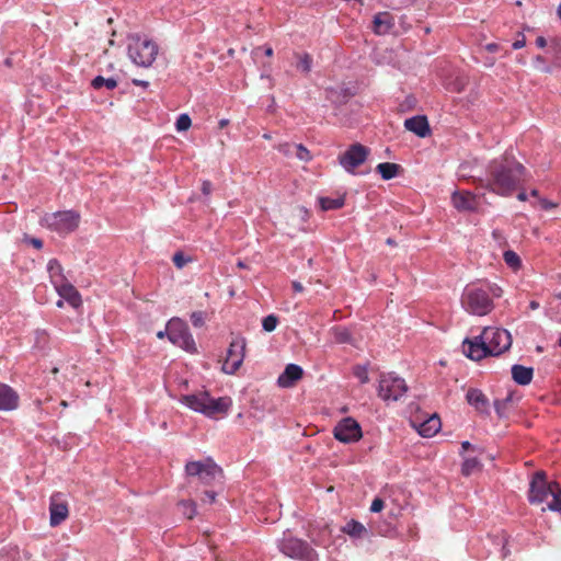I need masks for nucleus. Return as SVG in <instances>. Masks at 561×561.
<instances>
[{
	"label": "nucleus",
	"instance_id": "obj_10",
	"mask_svg": "<svg viewBox=\"0 0 561 561\" xmlns=\"http://www.w3.org/2000/svg\"><path fill=\"white\" fill-rule=\"evenodd\" d=\"M554 485H559L556 481H548L545 471H536L529 483L528 501L531 504H540L545 502L554 492Z\"/></svg>",
	"mask_w": 561,
	"mask_h": 561
},
{
	"label": "nucleus",
	"instance_id": "obj_63",
	"mask_svg": "<svg viewBox=\"0 0 561 561\" xmlns=\"http://www.w3.org/2000/svg\"><path fill=\"white\" fill-rule=\"evenodd\" d=\"M265 55H266V56H272V55H273V49H272L271 47H267V48L265 49Z\"/></svg>",
	"mask_w": 561,
	"mask_h": 561
},
{
	"label": "nucleus",
	"instance_id": "obj_18",
	"mask_svg": "<svg viewBox=\"0 0 561 561\" xmlns=\"http://www.w3.org/2000/svg\"><path fill=\"white\" fill-rule=\"evenodd\" d=\"M451 203L459 211H476L478 208L477 197L470 192H454Z\"/></svg>",
	"mask_w": 561,
	"mask_h": 561
},
{
	"label": "nucleus",
	"instance_id": "obj_17",
	"mask_svg": "<svg viewBox=\"0 0 561 561\" xmlns=\"http://www.w3.org/2000/svg\"><path fill=\"white\" fill-rule=\"evenodd\" d=\"M60 298L65 299L71 307L78 308L82 305L80 293L67 280L59 282L54 286Z\"/></svg>",
	"mask_w": 561,
	"mask_h": 561
},
{
	"label": "nucleus",
	"instance_id": "obj_60",
	"mask_svg": "<svg viewBox=\"0 0 561 561\" xmlns=\"http://www.w3.org/2000/svg\"><path fill=\"white\" fill-rule=\"evenodd\" d=\"M165 335L168 336V329L165 331H159L157 333L158 339H163Z\"/></svg>",
	"mask_w": 561,
	"mask_h": 561
},
{
	"label": "nucleus",
	"instance_id": "obj_55",
	"mask_svg": "<svg viewBox=\"0 0 561 561\" xmlns=\"http://www.w3.org/2000/svg\"><path fill=\"white\" fill-rule=\"evenodd\" d=\"M133 83L135 85H138V87H142V88H147L149 85V82L148 81H145V80H138V79H134L133 80Z\"/></svg>",
	"mask_w": 561,
	"mask_h": 561
},
{
	"label": "nucleus",
	"instance_id": "obj_5",
	"mask_svg": "<svg viewBox=\"0 0 561 561\" xmlns=\"http://www.w3.org/2000/svg\"><path fill=\"white\" fill-rule=\"evenodd\" d=\"M158 45L150 37H133L128 45L130 60L140 67H150L158 55Z\"/></svg>",
	"mask_w": 561,
	"mask_h": 561
},
{
	"label": "nucleus",
	"instance_id": "obj_4",
	"mask_svg": "<svg viewBox=\"0 0 561 561\" xmlns=\"http://www.w3.org/2000/svg\"><path fill=\"white\" fill-rule=\"evenodd\" d=\"M80 222V214L76 210H62L45 214L41 218V226L58 233L66 236L73 232Z\"/></svg>",
	"mask_w": 561,
	"mask_h": 561
},
{
	"label": "nucleus",
	"instance_id": "obj_49",
	"mask_svg": "<svg viewBox=\"0 0 561 561\" xmlns=\"http://www.w3.org/2000/svg\"><path fill=\"white\" fill-rule=\"evenodd\" d=\"M213 191V184L210 181H203L202 183V192L204 195L208 196Z\"/></svg>",
	"mask_w": 561,
	"mask_h": 561
},
{
	"label": "nucleus",
	"instance_id": "obj_45",
	"mask_svg": "<svg viewBox=\"0 0 561 561\" xmlns=\"http://www.w3.org/2000/svg\"><path fill=\"white\" fill-rule=\"evenodd\" d=\"M191 322L195 328H202L205 324V313L203 311L192 312Z\"/></svg>",
	"mask_w": 561,
	"mask_h": 561
},
{
	"label": "nucleus",
	"instance_id": "obj_32",
	"mask_svg": "<svg viewBox=\"0 0 561 561\" xmlns=\"http://www.w3.org/2000/svg\"><path fill=\"white\" fill-rule=\"evenodd\" d=\"M503 259L506 265L513 270H518L522 266L520 257L513 250H506L503 253Z\"/></svg>",
	"mask_w": 561,
	"mask_h": 561
},
{
	"label": "nucleus",
	"instance_id": "obj_38",
	"mask_svg": "<svg viewBox=\"0 0 561 561\" xmlns=\"http://www.w3.org/2000/svg\"><path fill=\"white\" fill-rule=\"evenodd\" d=\"M278 324V318L275 314H268L262 320V328L266 332H273Z\"/></svg>",
	"mask_w": 561,
	"mask_h": 561
},
{
	"label": "nucleus",
	"instance_id": "obj_36",
	"mask_svg": "<svg viewBox=\"0 0 561 561\" xmlns=\"http://www.w3.org/2000/svg\"><path fill=\"white\" fill-rule=\"evenodd\" d=\"M334 339L337 343H351L352 334L345 328H335L334 329Z\"/></svg>",
	"mask_w": 561,
	"mask_h": 561
},
{
	"label": "nucleus",
	"instance_id": "obj_7",
	"mask_svg": "<svg viewBox=\"0 0 561 561\" xmlns=\"http://www.w3.org/2000/svg\"><path fill=\"white\" fill-rule=\"evenodd\" d=\"M185 473L188 477H197L205 485H210L222 478V469L211 458L205 460L188 461L185 465Z\"/></svg>",
	"mask_w": 561,
	"mask_h": 561
},
{
	"label": "nucleus",
	"instance_id": "obj_15",
	"mask_svg": "<svg viewBox=\"0 0 561 561\" xmlns=\"http://www.w3.org/2000/svg\"><path fill=\"white\" fill-rule=\"evenodd\" d=\"M49 524L51 527L60 525L69 515L68 504L61 493H54L49 503Z\"/></svg>",
	"mask_w": 561,
	"mask_h": 561
},
{
	"label": "nucleus",
	"instance_id": "obj_59",
	"mask_svg": "<svg viewBox=\"0 0 561 561\" xmlns=\"http://www.w3.org/2000/svg\"><path fill=\"white\" fill-rule=\"evenodd\" d=\"M517 198L519 201L524 202L527 199V194L525 192H520V193H518Z\"/></svg>",
	"mask_w": 561,
	"mask_h": 561
},
{
	"label": "nucleus",
	"instance_id": "obj_1",
	"mask_svg": "<svg viewBox=\"0 0 561 561\" xmlns=\"http://www.w3.org/2000/svg\"><path fill=\"white\" fill-rule=\"evenodd\" d=\"M525 167L506 151L488 163L484 178H479L480 187L500 196H510L525 181Z\"/></svg>",
	"mask_w": 561,
	"mask_h": 561
},
{
	"label": "nucleus",
	"instance_id": "obj_2",
	"mask_svg": "<svg viewBox=\"0 0 561 561\" xmlns=\"http://www.w3.org/2000/svg\"><path fill=\"white\" fill-rule=\"evenodd\" d=\"M180 401L191 410L208 417L227 414L231 405L230 398L221 397L214 399L207 391L185 394Z\"/></svg>",
	"mask_w": 561,
	"mask_h": 561
},
{
	"label": "nucleus",
	"instance_id": "obj_37",
	"mask_svg": "<svg viewBox=\"0 0 561 561\" xmlns=\"http://www.w3.org/2000/svg\"><path fill=\"white\" fill-rule=\"evenodd\" d=\"M182 507V513L188 519H192L196 515V504L193 501H182L179 503Z\"/></svg>",
	"mask_w": 561,
	"mask_h": 561
},
{
	"label": "nucleus",
	"instance_id": "obj_21",
	"mask_svg": "<svg viewBox=\"0 0 561 561\" xmlns=\"http://www.w3.org/2000/svg\"><path fill=\"white\" fill-rule=\"evenodd\" d=\"M407 130L415 134L417 137L425 138L431 135V127L426 116L416 115L404 121Z\"/></svg>",
	"mask_w": 561,
	"mask_h": 561
},
{
	"label": "nucleus",
	"instance_id": "obj_11",
	"mask_svg": "<svg viewBox=\"0 0 561 561\" xmlns=\"http://www.w3.org/2000/svg\"><path fill=\"white\" fill-rule=\"evenodd\" d=\"M168 339L174 345L194 353L196 344L185 322L179 318H173L168 323Z\"/></svg>",
	"mask_w": 561,
	"mask_h": 561
},
{
	"label": "nucleus",
	"instance_id": "obj_44",
	"mask_svg": "<svg viewBox=\"0 0 561 561\" xmlns=\"http://www.w3.org/2000/svg\"><path fill=\"white\" fill-rule=\"evenodd\" d=\"M510 401H511V397L510 396L506 399H504V400H495L494 401V409H495L496 414L500 417H504L505 416V409H506V405H507V403Z\"/></svg>",
	"mask_w": 561,
	"mask_h": 561
},
{
	"label": "nucleus",
	"instance_id": "obj_61",
	"mask_svg": "<svg viewBox=\"0 0 561 561\" xmlns=\"http://www.w3.org/2000/svg\"><path fill=\"white\" fill-rule=\"evenodd\" d=\"M64 301H66V300H65V299H62V298H60L59 300H57L56 306H57L58 308H62V307H64Z\"/></svg>",
	"mask_w": 561,
	"mask_h": 561
},
{
	"label": "nucleus",
	"instance_id": "obj_62",
	"mask_svg": "<svg viewBox=\"0 0 561 561\" xmlns=\"http://www.w3.org/2000/svg\"><path fill=\"white\" fill-rule=\"evenodd\" d=\"M228 123H229V122H228V119H221V121L219 122V126H220L221 128H224L225 126H227V125H228Z\"/></svg>",
	"mask_w": 561,
	"mask_h": 561
},
{
	"label": "nucleus",
	"instance_id": "obj_19",
	"mask_svg": "<svg viewBox=\"0 0 561 561\" xmlns=\"http://www.w3.org/2000/svg\"><path fill=\"white\" fill-rule=\"evenodd\" d=\"M20 397L9 385L0 382V411H13L18 409Z\"/></svg>",
	"mask_w": 561,
	"mask_h": 561
},
{
	"label": "nucleus",
	"instance_id": "obj_9",
	"mask_svg": "<svg viewBox=\"0 0 561 561\" xmlns=\"http://www.w3.org/2000/svg\"><path fill=\"white\" fill-rule=\"evenodd\" d=\"M408 391L407 382L394 373L381 374L378 386V396L383 401H398Z\"/></svg>",
	"mask_w": 561,
	"mask_h": 561
},
{
	"label": "nucleus",
	"instance_id": "obj_16",
	"mask_svg": "<svg viewBox=\"0 0 561 561\" xmlns=\"http://www.w3.org/2000/svg\"><path fill=\"white\" fill-rule=\"evenodd\" d=\"M463 353L468 358L473 360H481L486 356H491L484 340L480 339V334L473 340L466 339L463 341Z\"/></svg>",
	"mask_w": 561,
	"mask_h": 561
},
{
	"label": "nucleus",
	"instance_id": "obj_56",
	"mask_svg": "<svg viewBox=\"0 0 561 561\" xmlns=\"http://www.w3.org/2000/svg\"><path fill=\"white\" fill-rule=\"evenodd\" d=\"M541 205L545 209H549V208H552L554 206V204H552L551 202L547 201V199H542L541 201Z\"/></svg>",
	"mask_w": 561,
	"mask_h": 561
},
{
	"label": "nucleus",
	"instance_id": "obj_20",
	"mask_svg": "<svg viewBox=\"0 0 561 561\" xmlns=\"http://www.w3.org/2000/svg\"><path fill=\"white\" fill-rule=\"evenodd\" d=\"M304 369L297 364H288L277 378V385L282 388L293 387L302 378Z\"/></svg>",
	"mask_w": 561,
	"mask_h": 561
},
{
	"label": "nucleus",
	"instance_id": "obj_13",
	"mask_svg": "<svg viewBox=\"0 0 561 561\" xmlns=\"http://www.w3.org/2000/svg\"><path fill=\"white\" fill-rule=\"evenodd\" d=\"M368 154L369 149L356 142L339 156V162L346 172L354 174V170L366 161Z\"/></svg>",
	"mask_w": 561,
	"mask_h": 561
},
{
	"label": "nucleus",
	"instance_id": "obj_14",
	"mask_svg": "<svg viewBox=\"0 0 561 561\" xmlns=\"http://www.w3.org/2000/svg\"><path fill=\"white\" fill-rule=\"evenodd\" d=\"M333 434L339 442L350 444L359 440L362 428L354 419L344 417L335 425Z\"/></svg>",
	"mask_w": 561,
	"mask_h": 561
},
{
	"label": "nucleus",
	"instance_id": "obj_46",
	"mask_svg": "<svg viewBox=\"0 0 561 561\" xmlns=\"http://www.w3.org/2000/svg\"><path fill=\"white\" fill-rule=\"evenodd\" d=\"M296 144L285 142L278 146L279 152L287 157H295V150L291 147H295Z\"/></svg>",
	"mask_w": 561,
	"mask_h": 561
},
{
	"label": "nucleus",
	"instance_id": "obj_28",
	"mask_svg": "<svg viewBox=\"0 0 561 561\" xmlns=\"http://www.w3.org/2000/svg\"><path fill=\"white\" fill-rule=\"evenodd\" d=\"M376 170L383 180L388 181L398 175L401 167L392 162H382L377 165Z\"/></svg>",
	"mask_w": 561,
	"mask_h": 561
},
{
	"label": "nucleus",
	"instance_id": "obj_40",
	"mask_svg": "<svg viewBox=\"0 0 561 561\" xmlns=\"http://www.w3.org/2000/svg\"><path fill=\"white\" fill-rule=\"evenodd\" d=\"M417 100L414 95L409 94L404 98V100L400 103L399 108L401 112L412 111L416 107Z\"/></svg>",
	"mask_w": 561,
	"mask_h": 561
},
{
	"label": "nucleus",
	"instance_id": "obj_29",
	"mask_svg": "<svg viewBox=\"0 0 561 561\" xmlns=\"http://www.w3.org/2000/svg\"><path fill=\"white\" fill-rule=\"evenodd\" d=\"M47 268L50 276V282L55 286L58 280L61 283L64 280H67L65 275L62 274V266L56 259H51L48 261Z\"/></svg>",
	"mask_w": 561,
	"mask_h": 561
},
{
	"label": "nucleus",
	"instance_id": "obj_6",
	"mask_svg": "<svg viewBox=\"0 0 561 561\" xmlns=\"http://www.w3.org/2000/svg\"><path fill=\"white\" fill-rule=\"evenodd\" d=\"M278 549L285 556L297 561H318L317 551L305 540L284 534Z\"/></svg>",
	"mask_w": 561,
	"mask_h": 561
},
{
	"label": "nucleus",
	"instance_id": "obj_23",
	"mask_svg": "<svg viewBox=\"0 0 561 561\" xmlns=\"http://www.w3.org/2000/svg\"><path fill=\"white\" fill-rule=\"evenodd\" d=\"M467 402L473 407L478 412H488L489 399L486 396L477 388H470L466 394Z\"/></svg>",
	"mask_w": 561,
	"mask_h": 561
},
{
	"label": "nucleus",
	"instance_id": "obj_24",
	"mask_svg": "<svg viewBox=\"0 0 561 561\" xmlns=\"http://www.w3.org/2000/svg\"><path fill=\"white\" fill-rule=\"evenodd\" d=\"M512 378L520 386H527L531 382L534 377V369L523 365L515 364L512 366Z\"/></svg>",
	"mask_w": 561,
	"mask_h": 561
},
{
	"label": "nucleus",
	"instance_id": "obj_26",
	"mask_svg": "<svg viewBox=\"0 0 561 561\" xmlns=\"http://www.w3.org/2000/svg\"><path fill=\"white\" fill-rule=\"evenodd\" d=\"M440 419L438 417V415L434 414L424 422H422L417 431L419 434L423 437H432L440 430Z\"/></svg>",
	"mask_w": 561,
	"mask_h": 561
},
{
	"label": "nucleus",
	"instance_id": "obj_43",
	"mask_svg": "<svg viewBox=\"0 0 561 561\" xmlns=\"http://www.w3.org/2000/svg\"><path fill=\"white\" fill-rule=\"evenodd\" d=\"M172 261L178 268H183L188 262H191V257L185 256L183 252L179 251L174 253Z\"/></svg>",
	"mask_w": 561,
	"mask_h": 561
},
{
	"label": "nucleus",
	"instance_id": "obj_31",
	"mask_svg": "<svg viewBox=\"0 0 561 561\" xmlns=\"http://www.w3.org/2000/svg\"><path fill=\"white\" fill-rule=\"evenodd\" d=\"M91 85L95 90H100L101 88L105 87L107 90H113L117 87V80L113 77L111 78H104L102 76H96L92 82Z\"/></svg>",
	"mask_w": 561,
	"mask_h": 561
},
{
	"label": "nucleus",
	"instance_id": "obj_50",
	"mask_svg": "<svg viewBox=\"0 0 561 561\" xmlns=\"http://www.w3.org/2000/svg\"><path fill=\"white\" fill-rule=\"evenodd\" d=\"M28 243L32 244L35 249L41 250L43 248V241L37 238H30Z\"/></svg>",
	"mask_w": 561,
	"mask_h": 561
},
{
	"label": "nucleus",
	"instance_id": "obj_47",
	"mask_svg": "<svg viewBox=\"0 0 561 561\" xmlns=\"http://www.w3.org/2000/svg\"><path fill=\"white\" fill-rule=\"evenodd\" d=\"M385 506V502L380 497H375L370 505V512L379 513Z\"/></svg>",
	"mask_w": 561,
	"mask_h": 561
},
{
	"label": "nucleus",
	"instance_id": "obj_22",
	"mask_svg": "<svg viewBox=\"0 0 561 561\" xmlns=\"http://www.w3.org/2000/svg\"><path fill=\"white\" fill-rule=\"evenodd\" d=\"M394 25L393 16L390 12H379L374 16L373 31L376 35L390 33Z\"/></svg>",
	"mask_w": 561,
	"mask_h": 561
},
{
	"label": "nucleus",
	"instance_id": "obj_51",
	"mask_svg": "<svg viewBox=\"0 0 561 561\" xmlns=\"http://www.w3.org/2000/svg\"><path fill=\"white\" fill-rule=\"evenodd\" d=\"M291 286L295 293H302L305 289L302 284L298 280H293Z\"/></svg>",
	"mask_w": 561,
	"mask_h": 561
},
{
	"label": "nucleus",
	"instance_id": "obj_41",
	"mask_svg": "<svg viewBox=\"0 0 561 561\" xmlns=\"http://www.w3.org/2000/svg\"><path fill=\"white\" fill-rule=\"evenodd\" d=\"M191 125L192 119L187 114H181L175 122V128L178 131H185L191 127Z\"/></svg>",
	"mask_w": 561,
	"mask_h": 561
},
{
	"label": "nucleus",
	"instance_id": "obj_53",
	"mask_svg": "<svg viewBox=\"0 0 561 561\" xmlns=\"http://www.w3.org/2000/svg\"><path fill=\"white\" fill-rule=\"evenodd\" d=\"M485 49L490 53H496L499 50V45L495 43H490L485 45Z\"/></svg>",
	"mask_w": 561,
	"mask_h": 561
},
{
	"label": "nucleus",
	"instance_id": "obj_48",
	"mask_svg": "<svg viewBox=\"0 0 561 561\" xmlns=\"http://www.w3.org/2000/svg\"><path fill=\"white\" fill-rule=\"evenodd\" d=\"M216 496H217V493H216L215 491H210V490H209V491H205V492H204V495H203V497H202V502H203V503H209V504H211V503H214V502H215Z\"/></svg>",
	"mask_w": 561,
	"mask_h": 561
},
{
	"label": "nucleus",
	"instance_id": "obj_58",
	"mask_svg": "<svg viewBox=\"0 0 561 561\" xmlns=\"http://www.w3.org/2000/svg\"><path fill=\"white\" fill-rule=\"evenodd\" d=\"M461 447L463 450H467V449L471 448L472 445L468 440H465L461 443Z\"/></svg>",
	"mask_w": 561,
	"mask_h": 561
},
{
	"label": "nucleus",
	"instance_id": "obj_34",
	"mask_svg": "<svg viewBox=\"0 0 561 561\" xmlns=\"http://www.w3.org/2000/svg\"><path fill=\"white\" fill-rule=\"evenodd\" d=\"M298 70L308 73L312 67V58L309 54H304L298 56V61L296 64Z\"/></svg>",
	"mask_w": 561,
	"mask_h": 561
},
{
	"label": "nucleus",
	"instance_id": "obj_33",
	"mask_svg": "<svg viewBox=\"0 0 561 561\" xmlns=\"http://www.w3.org/2000/svg\"><path fill=\"white\" fill-rule=\"evenodd\" d=\"M553 488L554 492L551 495L552 500L548 503V508L561 514V486L554 485Z\"/></svg>",
	"mask_w": 561,
	"mask_h": 561
},
{
	"label": "nucleus",
	"instance_id": "obj_64",
	"mask_svg": "<svg viewBox=\"0 0 561 561\" xmlns=\"http://www.w3.org/2000/svg\"><path fill=\"white\" fill-rule=\"evenodd\" d=\"M558 15H559V18L561 19V3H560V4H559V7H558Z\"/></svg>",
	"mask_w": 561,
	"mask_h": 561
},
{
	"label": "nucleus",
	"instance_id": "obj_35",
	"mask_svg": "<svg viewBox=\"0 0 561 561\" xmlns=\"http://www.w3.org/2000/svg\"><path fill=\"white\" fill-rule=\"evenodd\" d=\"M480 462L477 458H467L462 462L461 472L463 476H470L478 467Z\"/></svg>",
	"mask_w": 561,
	"mask_h": 561
},
{
	"label": "nucleus",
	"instance_id": "obj_54",
	"mask_svg": "<svg viewBox=\"0 0 561 561\" xmlns=\"http://www.w3.org/2000/svg\"><path fill=\"white\" fill-rule=\"evenodd\" d=\"M536 45L539 48H543L547 45L546 37H537Z\"/></svg>",
	"mask_w": 561,
	"mask_h": 561
},
{
	"label": "nucleus",
	"instance_id": "obj_25",
	"mask_svg": "<svg viewBox=\"0 0 561 561\" xmlns=\"http://www.w3.org/2000/svg\"><path fill=\"white\" fill-rule=\"evenodd\" d=\"M458 175L462 179H472L474 183L480 186V179L483 178L480 174L479 168L476 161H463L458 168Z\"/></svg>",
	"mask_w": 561,
	"mask_h": 561
},
{
	"label": "nucleus",
	"instance_id": "obj_3",
	"mask_svg": "<svg viewBox=\"0 0 561 561\" xmlns=\"http://www.w3.org/2000/svg\"><path fill=\"white\" fill-rule=\"evenodd\" d=\"M461 306L468 313L479 317L490 313L494 308L489 289L473 284L465 287Z\"/></svg>",
	"mask_w": 561,
	"mask_h": 561
},
{
	"label": "nucleus",
	"instance_id": "obj_30",
	"mask_svg": "<svg viewBox=\"0 0 561 561\" xmlns=\"http://www.w3.org/2000/svg\"><path fill=\"white\" fill-rule=\"evenodd\" d=\"M319 204L322 210L340 209L344 206L343 197H320Z\"/></svg>",
	"mask_w": 561,
	"mask_h": 561
},
{
	"label": "nucleus",
	"instance_id": "obj_8",
	"mask_svg": "<svg viewBox=\"0 0 561 561\" xmlns=\"http://www.w3.org/2000/svg\"><path fill=\"white\" fill-rule=\"evenodd\" d=\"M480 339L484 340L491 356L503 354L508 351L512 345L511 333L502 328L486 327L480 333Z\"/></svg>",
	"mask_w": 561,
	"mask_h": 561
},
{
	"label": "nucleus",
	"instance_id": "obj_57",
	"mask_svg": "<svg viewBox=\"0 0 561 561\" xmlns=\"http://www.w3.org/2000/svg\"><path fill=\"white\" fill-rule=\"evenodd\" d=\"M539 306H540V305H539V302H538V301H536V300H531V301L529 302V309H530V310H536V309H538V308H539Z\"/></svg>",
	"mask_w": 561,
	"mask_h": 561
},
{
	"label": "nucleus",
	"instance_id": "obj_27",
	"mask_svg": "<svg viewBox=\"0 0 561 561\" xmlns=\"http://www.w3.org/2000/svg\"><path fill=\"white\" fill-rule=\"evenodd\" d=\"M342 531L354 539H362L369 535L368 529L355 519L348 520L343 527Z\"/></svg>",
	"mask_w": 561,
	"mask_h": 561
},
{
	"label": "nucleus",
	"instance_id": "obj_42",
	"mask_svg": "<svg viewBox=\"0 0 561 561\" xmlns=\"http://www.w3.org/2000/svg\"><path fill=\"white\" fill-rule=\"evenodd\" d=\"M353 374L360 381V383H367L369 381L368 370L365 366H355Z\"/></svg>",
	"mask_w": 561,
	"mask_h": 561
},
{
	"label": "nucleus",
	"instance_id": "obj_12",
	"mask_svg": "<svg viewBox=\"0 0 561 561\" xmlns=\"http://www.w3.org/2000/svg\"><path fill=\"white\" fill-rule=\"evenodd\" d=\"M245 351V339L236 336L229 344L227 356L222 364V371L232 375L234 374L243 363Z\"/></svg>",
	"mask_w": 561,
	"mask_h": 561
},
{
	"label": "nucleus",
	"instance_id": "obj_52",
	"mask_svg": "<svg viewBox=\"0 0 561 561\" xmlns=\"http://www.w3.org/2000/svg\"><path fill=\"white\" fill-rule=\"evenodd\" d=\"M526 44V41H525V37H523L522 39H517L515 41L513 44H512V48L513 49H519V48H523Z\"/></svg>",
	"mask_w": 561,
	"mask_h": 561
},
{
	"label": "nucleus",
	"instance_id": "obj_39",
	"mask_svg": "<svg viewBox=\"0 0 561 561\" xmlns=\"http://www.w3.org/2000/svg\"><path fill=\"white\" fill-rule=\"evenodd\" d=\"M295 150V157L300 161H309L311 160L310 151L301 144H296L295 147H291Z\"/></svg>",
	"mask_w": 561,
	"mask_h": 561
}]
</instances>
